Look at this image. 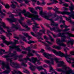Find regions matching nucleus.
<instances>
[{"label": "nucleus", "mask_w": 74, "mask_h": 74, "mask_svg": "<svg viewBox=\"0 0 74 74\" xmlns=\"http://www.w3.org/2000/svg\"><path fill=\"white\" fill-rule=\"evenodd\" d=\"M21 48H22V49H24V50H25L26 49H25L24 47L22 46H21Z\"/></svg>", "instance_id": "nucleus-62"}, {"label": "nucleus", "mask_w": 74, "mask_h": 74, "mask_svg": "<svg viewBox=\"0 0 74 74\" xmlns=\"http://www.w3.org/2000/svg\"><path fill=\"white\" fill-rule=\"evenodd\" d=\"M51 34H52L53 37L54 38H56L57 37H60L62 38H61V40L60 41L62 42H67V45H73L74 44V40L73 39H71L70 38V37H74V35L71 34L68 32L66 33V34H68L67 37L64 35V33H60L58 34L56 36L55 35L53 34L52 32H51Z\"/></svg>", "instance_id": "nucleus-3"}, {"label": "nucleus", "mask_w": 74, "mask_h": 74, "mask_svg": "<svg viewBox=\"0 0 74 74\" xmlns=\"http://www.w3.org/2000/svg\"><path fill=\"white\" fill-rule=\"evenodd\" d=\"M30 9V11L33 14H37V12L34 10V9L33 8H29Z\"/></svg>", "instance_id": "nucleus-28"}, {"label": "nucleus", "mask_w": 74, "mask_h": 74, "mask_svg": "<svg viewBox=\"0 0 74 74\" xmlns=\"http://www.w3.org/2000/svg\"><path fill=\"white\" fill-rule=\"evenodd\" d=\"M44 51H44V49H42L40 51V52H41L42 53V52H44Z\"/></svg>", "instance_id": "nucleus-64"}, {"label": "nucleus", "mask_w": 74, "mask_h": 74, "mask_svg": "<svg viewBox=\"0 0 74 74\" xmlns=\"http://www.w3.org/2000/svg\"><path fill=\"white\" fill-rule=\"evenodd\" d=\"M12 58L7 59V61H10V65L12 67H13V68H16V69L20 68L19 64L17 62L14 63V62H12Z\"/></svg>", "instance_id": "nucleus-11"}, {"label": "nucleus", "mask_w": 74, "mask_h": 74, "mask_svg": "<svg viewBox=\"0 0 74 74\" xmlns=\"http://www.w3.org/2000/svg\"><path fill=\"white\" fill-rule=\"evenodd\" d=\"M45 2L44 1H43L41 4L40 5H45Z\"/></svg>", "instance_id": "nucleus-46"}, {"label": "nucleus", "mask_w": 74, "mask_h": 74, "mask_svg": "<svg viewBox=\"0 0 74 74\" xmlns=\"http://www.w3.org/2000/svg\"><path fill=\"white\" fill-rule=\"evenodd\" d=\"M25 49H27L28 51V53L27 57L29 58V57H30V56H34V54L32 53H31V50H30V47H28L27 48Z\"/></svg>", "instance_id": "nucleus-21"}, {"label": "nucleus", "mask_w": 74, "mask_h": 74, "mask_svg": "<svg viewBox=\"0 0 74 74\" xmlns=\"http://www.w3.org/2000/svg\"><path fill=\"white\" fill-rule=\"evenodd\" d=\"M12 28H15L16 30H18L19 29H21V26L19 25V24L17 23L15 25L13 24H12Z\"/></svg>", "instance_id": "nucleus-20"}, {"label": "nucleus", "mask_w": 74, "mask_h": 74, "mask_svg": "<svg viewBox=\"0 0 74 74\" xmlns=\"http://www.w3.org/2000/svg\"><path fill=\"white\" fill-rule=\"evenodd\" d=\"M50 29L52 31L53 30H54V32H61L62 30H60L59 29V27H57L56 28L55 27H53L52 28H51V27H50Z\"/></svg>", "instance_id": "nucleus-22"}, {"label": "nucleus", "mask_w": 74, "mask_h": 74, "mask_svg": "<svg viewBox=\"0 0 74 74\" xmlns=\"http://www.w3.org/2000/svg\"><path fill=\"white\" fill-rule=\"evenodd\" d=\"M28 44H32V43H34V42L31 40H30L29 41L27 42Z\"/></svg>", "instance_id": "nucleus-35"}, {"label": "nucleus", "mask_w": 74, "mask_h": 74, "mask_svg": "<svg viewBox=\"0 0 74 74\" xmlns=\"http://www.w3.org/2000/svg\"><path fill=\"white\" fill-rule=\"evenodd\" d=\"M49 67L50 69V70L49 71V72H51V71H53V69L52 68V67L51 65H49Z\"/></svg>", "instance_id": "nucleus-32"}, {"label": "nucleus", "mask_w": 74, "mask_h": 74, "mask_svg": "<svg viewBox=\"0 0 74 74\" xmlns=\"http://www.w3.org/2000/svg\"><path fill=\"white\" fill-rule=\"evenodd\" d=\"M70 29L69 28L65 29L64 30H63V32H66V31H69Z\"/></svg>", "instance_id": "nucleus-45"}, {"label": "nucleus", "mask_w": 74, "mask_h": 74, "mask_svg": "<svg viewBox=\"0 0 74 74\" xmlns=\"http://www.w3.org/2000/svg\"><path fill=\"white\" fill-rule=\"evenodd\" d=\"M28 64L30 66V67H29V68L30 70L32 71H34L36 68L39 71H40V70L44 69L42 66L36 67L35 66H33V65H32V64L30 62L28 63Z\"/></svg>", "instance_id": "nucleus-15"}, {"label": "nucleus", "mask_w": 74, "mask_h": 74, "mask_svg": "<svg viewBox=\"0 0 74 74\" xmlns=\"http://www.w3.org/2000/svg\"><path fill=\"white\" fill-rule=\"evenodd\" d=\"M14 56V60H16L18 59L17 58H19L18 61L20 62H22L21 63V66H24L25 67L27 66V65L24 63H27L28 60L30 62H32L34 64H35L36 63V62H37V64H35L36 65L37 64L40 65L41 64V62H40L39 60H37V59L36 58L32 57L31 59H30L28 56H27L26 58H22L23 56L16 54V52L15 51H13V53H11V52H10V57H13Z\"/></svg>", "instance_id": "nucleus-1"}, {"label": "nucleus", "mask_w": 74, "mask_h": 74, "mask_svg": "<svg viewBox=\"0 0 74 74\" xmlns=\"http://www.w3.org/2000/svg\"><path fill=\"white\" fill-rule=\"evenodd\" d=\"M0 21H1V19L0 18ZM1 26H3V27L5 28V29H7L8 32H6V33L7 37H10L11 36H12V34L10 33L12 32L11 30L8 27H7L6 26L5 23L0 21V30L1 32L5 33V32L3 29L1 28Z\"/></svg>", "instance_id": "nucleus-7"}, {"label": "nucleus", "mask_w": 74, "mask_h": 74, "mask_svg": "<svg viewBox=\"0 0 74 74\" xmlns=\"http://www.w3.org/2000/svg\"><path fill=\"white\" fill-rule=\"evenodd\" d=\"M1 38L3 40V42L6 44V45H8L9 44H12V45H13L12 46H9L10 49H14V48H16V49L17 51H18V52H21V51H22V49H20L19 48V46H17L15 45L16 44H18V40H14V42H9L4 40L5 39V36L3 35H1Z\"/></svg>", "instance_id": "nucleus-5"}, {"label": "nucleus", "mask_w": 74, "mask_h": 74, "mask_svg": "<svg viewBox=\"0 0 74 74\" xmlns=\"http://www.w3.org/2000/svg\"><path fill=\"white\" fill-rule=\"evenodd\" d=\"M45 25H46V26L47 27H49V24H48L47 23H45Z\"/></svg>", "instance_id": "nucleus-57"}, {"label": "nucleus", "mask_w": 74, "mask_h": 74, "mask_svg": "<svg viewBox=\"0 0 74 74\" xmlns=\"http://www.w3.org/2000/svg\"><path fill=\"white\" fill-rule=\"evenodd\" d=\"M2 69L3 70H4L5 68L7 69L6 70L3 72V73L4 74H8L11 71V69L10 68L8 64H6L4 62H2Z\"/></svg>", "instance_id": "nucleus-10"}, {"label": "nucleus", "mask_w": 74, "mask_h": 74, "mask_svg": "<svg viewBox=\"0 0 74 74\" xmlns=\"http://www.w3.org/2000/svg\"><path fill=\"white\" fill-rule=\"evenodd\" d=\"M22 21H24V18L23 17H20V19L18 20V21L20 23L21 25L24 27H25L26 29H27V30H30V28L28 27L27 25L24 23L23 24H22Z\"/></svg>", "instance_id": "nucleus-16"}, {"label": "nucleus", "mask_w": 74, "mask_h": 74, "mask_svg": "<svg viewBox=\"0 0 74 74\" xmlns=\"http://www.w3.org/2000/svg\"><path fill=\"white\" fill-rule=\"evenodd\" d=\"M43 67H48V65H44L43 66Z\"/></svg>", "instance_id": "nucleus-56"}, {"label": "nucleus", "mask_w": 74, "mask_h": 74, "mask_svg": "<svg viewBox=\"0 0 74 74\" xmlns=\"http://www.w3.org/2000/svg\"><path fill=\"white\" fill-rule=\"evenodd\" d=\"M26 10H24L23 11H22L21 13H23V14L24 15H25V14H26Z\"/></svg>", "instance_id": "nucleus-44"}, {"label": "nucleus", "mask_w": 74, "mask_h": 74, "mask_svg": "<svg viewBox=\"0 0 74 74\" xmlns=\"http://www.w3.org/2000/svg\"><path fill=\"white\" fill-rule=\"evenodd\" d=\"M25 16H30V18H31L32 20L34 21L36 20L40 21L42 20V18H39V16L37 14H30L29 12H27L25 14Z\"/></svg>", "instance_id": "nucleus-9"}, {"label": "nucleus", "mask_w": 74, "mask_h": 74, "mask_svg": "<svg viewBox=\"0 0 74 74\" xmlns=\"http://www.w3.org/2000/svg\"><path fill=\"white\" fill-rule=\"evenodd\" d=\"M11 3H12V4L11 5L10 7H12V8H13V9L15 8L16 7V5H14V3L17 4V3H16V2H15L14 1H12L11 2Z\"/></svg>", "instance_id": "nucleus-24"}, {"label": "nucleus", "mask_w": 74, "mask_h": 74, "mask_svg": "<svg viewBox=\"0 0 74 74\" xmlns=\"http://www.w3.org/2000/svg\"><path fill=\"white\" fill-rule=\"evenodd\" d=\"M62 42L60 41V39H57V43L60 46H53V48L55 49H61V46L62 47H66V45L63 43L61 42Z\"/></svg>", "instance_id": "nucleus-13"}, {"label": "nucleus", "mask_w": 74, "mask_h": 74, "mask_svg": "<svg viewBox=\"0 0 74 74\" xmlns=\"http://www.w3.org/2000/svg\"><path fill=\"white\" fill-rule=\"evenodd\" d=\"M71 6L69 7L70 10L71 11L70 14L69 15V17L67 18V17L64 16L65 18H66V20H68L70 22L72 23V24H73L74 25V22L72 21L71 19V18H72L73 19H74V12L73 11L74 9V6L72 3H71Z\"/></svg>", "instance_id": "nucleus-8"}, {"label": "nucleus", "mask_w": 74, "mask_h": 74, "mask_svg": "<svg viewBox=\"0 0 74 74\" xmlns=\"http://www.w3.org/2000/svg\"><path fill=\"white\" fill-rule=\"evenodd\" d=\"M14 72H15V73H19V74H23L20 71H14Z\"/></svg>", "instance_id": "nucleus-47"}, {"label": "nucleus", "mask_w": 74, "mask_h": 74, "mask_svg": "<svg viewBox=\"0 0 74 74\" xmlns=\"http://www.w3.org/2000/svg\"><path fill=\"white\" fill-rule=\"evenodd\" d=\"M23 73H26V74H30V72L27 70H26L25 71H23Z\"/></svg>", "instance_id": "nucleus-38"}, {"label": "nucleus", "mask_w": 74, "mask_h": 74, "mask_svg": "<svg viewBox=\"0 0 74 74\" xmlns=\"http://www.w3.org/2000/svg\"><path fill=\"white\" fill-rule=\"evenodd\" d=\"M60 19H61L60 21V23H61V22H62L64 24V22H65V21L63 20V18H62V17H61Z\"/></svg>", "instance_id": "nucleus-36"}, {"label": "nucleus", "mask_w": 74, "mask_h": 74, "mask_svg": "<svg viewBox=\"0 0 74 74\" xmlns=\"http://www.w3.org/2000/svg\"><path fill=\"white\" fill-rule=\"evenodd\" d=\"M32 22V21L30 20H28L27 21V23L28 24V25H32V23H31Z\"/></svg>", "instance_id": "nucleus-33"}, {"label": "nucleus", "mask_w": 74, "mask_h": 74, "mask_svg": "<svg viewBox=\"0 0 74 74\" xmlns=\"http://www.w3.org/2000/svg\"><path fill=\"white\" fill-rule=\"evenodd\" d=\"M52 15H53V14H51L49 16H45V18L48 20H49L51 21V26H54L55 23H54V21H53V19L52 18L49 19L50 16H52Z\"/></svg>", "instance_id": "nucleus-18"}, {"label": "nucleus", "mask_w": 74, "mask_h": 74, "mask_svg": "<svg viewBox=\"0 0 74 74\" xmlns=\"http://www.w3.org/2000/svg\"><path fill=\"white\" fill-rule=\"evenodd\" d=\"M24 1H25V3L27 4L29 3V1L28 0H23Z\"/></svg>", "instance_id": "nucleus-48"}, {"label": "nucleus", "mask_w": 74, "mask_h": 74, "mask_svg": "<svg viewBox=\"0 0 74 74\" xmlns=\"http://www.w3.org/2000/svg\"><path fill=\"white\" fill-rule=\"evenodd\" d=\"M31 34L33 36H34V37H37V39H38V42H43L41 40H44V39L42 38L41 36H42V33L40 32H37L36 34H34L33 32H31Z\"/></svg>", "instance_id": "nucleus-12"}, {"label": "nucleus", "mask_w": 74, "mask_h": 74, "mask_svg": "<svg viewBox=\"0 0 74 74\" xmlns=\"http://www.w3.org/2000/svg\"><path fill=\"white\" fill-rule=\"evenodd\" d=\"M39 10H40V15L42 17L43 16H44V15H45V13L43 12H42V8L40 7Z\"/></svg>", "instance_id": "nucleus-23"}, {"label": "nucleus", "mask_w": 74, "mask_h": 74, "mask_svg": "<svg viewBox=\"0 0 74 74\" xmlns=\"http://www.w3.org/2000/svg\"><path fill=\"white\" fill-rule=\"evenodd\" d=\"M44 39H45L46 40H48L49 39L48 37H46V36H44Z\"/></svg>", "instance_id": "nucleus-43"}, {"label": "nucleus", "mask_w": 74, "mask_h": 74, "mask_svg": "<svg viewBox=\"0 0 74 74\" xmlns=\"http://www.w3.org/2000/svg\"><path fill=\"white\" fill-rule=\"evenodd\" d=\"M8 14L10 15V16H9V17H11V18H7V20L10 22H16L17 21V19L14 18V16H18V15H14L13 14H12V13L10 12H9L8 13Z\"/></svg>", "instance_id": "nucleus-14"}, {"label": "nucleus", "mask_w": 74, "mask_h": 74, "mask_svg": "<svg viewBox=\"0 0 74 74\" xmlns=\"http://www.w3.org/2000/svg\"><path fill=\"white\" fill-rule=\"evenodd\" d=\"M56 4L58 3V1H56V0H53V3H47V5H52V4Z\"/></svg>", "instance_id": "nucleus-27"}, {"label": "nucleus", "mask_w": 74, "mask_h": 74, "mask_svg": "<svg viewBox=\"0 0 74 74\" xmlns=\"http://www.w3.org/2000/svg\"><path fill=\"white\" fill-rule=\"evenodd\" d=\"M23 35L25 36V37H27L29 36V34H27V33H23Z\"/></svg>", "instance_id": "nucleus-41"}, {"label": "nucleus", "mask_w": 74, "mask_h": 74, "mask_svg": "<svg viewBox=\"0 0 74 74\" xmlns=\"http://www.w3.org/2000/svg\"><path fill=\"white\" fill-rule=\"evenodd\" d=\"M60 27H65V29H66V28H67L69 26L66 25L65 24H64L63 25H61Z\"/></svg>", "instance_id": "nucleus-31"}, {"label": "nucleus", "mask_w": 74, "mask_h": 74, "mask_svg": "<svg viewBox=\"0 0 74 74\" xmlns=\"http://www.w3.org/2000/svg\"><path fill=\"white\" fill-rule=\"evenodd\" d=\"M46 42H47L49 44H51V45H52V43H51V42H49L48 41H46Z\"/></svg>", "instance_id": "nucleus-54"}, {"label": "nucleus", "mask_w": 74, "mask_h": 74, "mask_svg": "<svg viewBox=\"0 0 74 74\" xmlns=\"http://www.w3.org/2000/svg\"><path fill=\"white\" fill-rule=\"evenodd\" d=\"M15 71H15V70H14L13 72H12V73L13 74H20L19 73H18L15 72Z\"/></svg>", "instance_id": "nucleus-40"}, {"label": "nucleus", "mask_w": 74, "mask_h": 74, "mask_svg": "<svg viewBox=\"0 0 74 74\" xmlns=\"http://www.w3.org/2000/svg\"><path fill=\"white\" fill-rule=\"evenodd\" d=\"M41 26L42 28V29L40 30V32H42L43 34H45V29H44V27H43V26L42 25H41Z\"/></svg>", "instance_id": "nucleus-30"}, {"label": "nucleus", "mask_w": 74, "mask_h": 74, "mask_svg": "<svg viewBox=\"0 0 74 74\" xmlns=\"http://www.w3.org/2000/svg\"><path fill=\"white\" fill-rule=\"evenodd\" d=\"M63 5L64 6H65V7H68V4L66 3L64 4Z\"/></svg>", "instance_id": "nucleus-53"}, {"label": "nucleus", "mask_w": 74, "mask_h": 74, "mask_svg": "<svg viewBox=\"0 0 74 74\" xmlns=\"http://www.w3.org/2000/svg\"><path fill=\"white\" fill-rule=\"evenodd\" d=\"M32 52L34 53H37V52H38V51H34V50H32Z\"/></svg>", "instance_id": "nucleus-49"}, {"label": "nucleus", "mask_w": 74, "mask_h": 74, "mask_svg": "<svg viewBox=\"0 0 74 74\" xmlns=\"http://www.w3.org/2000/svg\"><path fill=\"white\" fill-rule=\"evenodd\" d=\"M22 53H23L24 54H25L26 53V51H22Z\"/></svg>", "instance_id": "nucleus-55"}, {"label": "nucleus", "mask_w": 74, "mask_h": 74, "mask_svg": "<svg viewBox=\"0 0 74 74\" xmlns=\"http://www.w3.org/2000/svg\"><path fill=\"white\" fill-rule=\"evenodd\" d=\"M63 8L64 9V10H66V11H67V10H68V8H64V7H63Z\"/></svg>", "instance_id": "nucleus-60"}, {"label": "nucleus", "mask_w": 74, "mask_h": 74, "mask_svg": "<svg viewBox=\"0 0 74 74\" xmlns=\"http://www.w3.org/2000/svg\"><path fill=\"white\" fill-rule=\"evenodd\" d=\"M44 56L47 59L51 60V62L49 60H45L44 61L46 63H47L48 64H52L53 65L54 64V60L56 61V63H58V67H63L64 69H65L66 70V69H70V68L69 67L67 66L66 65H64V62L63 61H59V60L58 59L56 58H52V55L51 54H49L48 53H43Z\"/></svg>", "instance_id": "nucleus-2"}, {"label": "nucleus", "mask_w": 74, "mask_h": 74, "mask_svg": "<svg viewBox=\"0 0 74 74\" xmlns=\"http://www.w3.org/2000/svg\"><path fill=\"white\" fill-rule=\"evenodd\" d=\"M33 22L34 24L35 25H33L32 29L35 33H36V32H37V29H36V28H40V27L37 26V25L38 24H37V23H36V21H34Z\"/></svg>", "instance_id": "nucleus-19"}, {"label": "nucleus", "mask_w": 74, "mask_h": 74, "mask_svg": "<svg viewBox=\"0 0 74 74\" xmlns=\"http://www.w3.org/2000/svg\"><path fill=\"white\" fill-rule=\"evenodd\" d=\"M45 73L43 72H40V74H47L48 73L47 72V71L45 69H44Z\"/></svg>", "instance_id": "nucleus-37"}, {"label": "nucleus", "mask_w": 74, "mask_h": 74, "mask_svg": "<svg viewBox=\"0 0 74 74\" xmlns=\"http://www.w3.org/2000/svg\"><path fill=\"white\" fill-rule=\"evenodd\" d=\"M55 9H53V10L55 12V13L53 14V15L54 16H53L52 18H55L57 17L56 18L54 19V21H59V19H60V16L57 15L56 13L59 14H62V15H64L65 14H67V15H69L70 14V12H66L64 11L63 12H60L58 10L59 8H58L56 6L54 7Z\"/></svg>", "instance_id": "nucleus-6"}, {"label": "nucleus", "mask_w": 74, "mask_h": 74, "mask_svg": "<svg viewBox=\"0 0 74 74\" xmlns=\"http://www.w3.org/2000/svg\"><path fill=\"white\" fill-rule=\"evenodd\" d=\"M30 45L31 48H33V49H37L36 45H33L31 44Z\"/></svg>", "instance_id": "nucleus-29"}, {"label": "nucleus", "mask_w": 74, "mask_h": 74, "mask_svg": "<svg viewBox=\"0 0 74 74\" xmlns=\"http://www.w3.org/2000/svg\"><path fill=\"white\" fill-rule=\"evenodd\" d=\"M22 39L23 41H25V42H27V40L26 39V38L24 36H22Z\"/></svg>", "instance_id": "nucleus-39"}, {"label": "nucleus", "mask_w": 74, "mask_h": 74, "mask_svg": "<svg viewBox=\"0 0 74 74\" xmlns=\"http://www.w3.org/2000/svg\"><path fill=\"white\" fill-rule=\"evenodd\" d=\"M40 7L39 6H38L37 7H35V9L36 10H39L40 8Z\"/></svg>", "instance_id": "nucleus-51"}, {"label": "nucleus", "mask_w": 74, "mask_h": 74, "mask_svg": "<svg viewBox=\"0 0 74 74\" xmlns=\"http://www.w3.org/2000/svg\"><path fill=\"white\" fill-rule=\"evenodd\" d=\"M71 53L72 55H74V51L71 52Z\"/></svg>", "instance_id": "nucleus-58"}, {"label": "nucleus", "mask_w": 74, "mask_h": 74, "mask_svg": "<svg viewBox=\"0 0 74 74\" xmlns=\"http://www.w3.org/2000/svg\"><path fill=\"white\" fill-rule=\"evenodd\" d=\"M49 37L50 38V39L51 40L52 42H54V39L52 38V36H50V35H48Z\"/></svg>", "instance_id": "nucleus-34"}, {"label": "nucleus", "mask_w": 74, "mask_h": 74, "mask_svg": "<svg viewBox=\"0 0 74 74\" xmlns=\"http://www.w3.org/2000/svg\"><path fill=\"white\" fill-rule=\"evenodd\" d=\"M2 7L1 5H0V13L1 14L0 15V16L2 18H4V17L2 16V15H4V16H5V14L3 13L2 12H1V8H2Z\"/></svg>", "instance_id": "nucleus-25"}, {"label": "nucleus", "mask_w": 74, "mask_h": 74, "mask_svg": "<svg viewBox=\"0 0 74 74\" xmlns=\"http://www.w3.org/2000/svg\"><path fill=\"white\" fill-rule=\"evenodd\" d=\"M52 7H49L48 8V10H52Z\"/></svg>", "instance_id": "nucleus-61"}, {"label": "nucleus", "mask_w": 74, "mask_h": 74, "mask_svg": "<svg viewBox=\"0 0 74 74\" xmlns=\"http://www.w3.org/2000/svg\"><path fill=\"white\" fill-rule=\"evenodd\" d=\"M17 1H18V2H19L20 3H21L23 1L22 0H17Z\"/></svg>", "instance_id": "nucleus-63"}, {"label": "nucleus", "mask_w": 74, "mask_h": 74, "mask_svg": "<svg viewBox=\"0 0 74 74\" xmlns=\"http://www.w3.org/2000/svg\"><path fill=\"white\" fill-rule=\"evenodd\" d=\"M20 11V10L18 9H15L14 10H13L12 12V13L18 14Z\"/></svg>", "instance_id": "nucleus-26"}, {"label": "nucleus", "mask_w": 74, "mask_h": 74, "mask_svg": "<svg viewBox=\"0 0 74 74\" xmlns=\"http://www.w3.org/2000/svg\"><path fill=\"white\" fill-rule=\"evenodd\" d=\"M14 38H16V39H17V40H19V37L17 36H14Z\"/></svg>", "instance_id": "nucleus-52"}, {"label": "nucleus", "mask_w": 74, "mask_h": 74, "mask_svg": "<svg viewBox=\"0 0 74 74\" xmlns=\"http://www.w3.org/2000/svg\"><path fill=\"white\" fill-rule=\"evenodd\" d=\"M57 71H62L63 73H64L66 74H74V73H73V71L71 69H69L67 71H64L63 70L61 69H57Z\"/></svg>", "instance_id": "nucleus-17"}, {"label": "nucleus", "mask_w": 74, "mask_h": 74, "mask_svg": "<svg viewBox=\"0 0 74 74\" xmlns=\"http://www.w3.org/2000/svg\"><path fill=\"white\" fill-rule=\"evenodd\" d=\"M67 50H69V49L67 48L66 47H64V51H65V54H64L62 51H59L57 52L54 49H52L51 51L53 52V53H55L56 55H57L61 57L64 56L66 59L67 62H68V63H71V60H73V58H70V55H68V54H67Z\"/></svg>", "instance_id": "nucleus-4"}, {"label": "nucleus", "mask_w": 74, "mask_h": 74, "mask_svg": "<svg viewBox=\"0 0 74 74\" xmlns=\"http://www.w3.org/2000/svg\"><path fill=\"white\" fill-rule=\"evenodd\" d=\"M5 7L6 8H9L10 7V6H9V5L8 4H6L5 5Z\"/></svg>", "instance_id": "nucleus-42"}, {"label": "nucleus", "mask_w": 74, "mask_h": 74, "mask_svg": "<svg viewBox=\"0 0 74 74\" xmlns=\"http://www.w3.org/2000/svg\"><path fill=\"white\" fill-rule=\"evenodd\" d=\"M37 4L38 5H41V4H40V2H39V1H37Z\"/></svg>", "instance_id": "nucleus-59"}, {"label": "nucleus", "mask_w": 74, "mask_h": 74, "mask_svg": "<svg viewBox=\"0 0 74 74\" xmlns=\"http://www.w3.org/2000/svg\"><path fill=\"white\" fill-rule=\"evenodd\" d=\"M27 37L28 40H30V39L32 38V37H31L30 36H28Z\"/></svg>", "instance_id": "nucleus-50"}]
</instances>
